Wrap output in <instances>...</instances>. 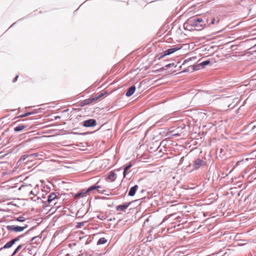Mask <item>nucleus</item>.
I'll list each match as a JSON object with an SVG mask.
<instances>
[{
  "instance_id": "obj_1",
  "label": "nucleus",
  "mask_w": 256,
  "mask_h": 256,
  "mask_svg": "<svg viewBox=\"0 0 256 256\" xmlns=\"http://www.w3.org/2000/svg\"><path fill=\"white\" fill-rule=\"evenodd\" d=\"M206 22L208 23V18L204 16L202 18H192L188 19L184 24L185 30H200L206 26Z\"/></svg>"
},
{
  "instance_id": "obj_2",
  "label": "nucleus",
  "mask_w": 256,
  "mask_h": 256,
  "mask_svg": "<svg viewBox=\"0 0 256 256\" xmlns=\"http://www.w3.org/2000/svg\"><path fill=\"white\" fill-rule=\"evenodd\" d=\"M27 225L26 224L24 226H21L15 225H8L6 226L7 230L10 232H20L23 231L27 228Z\"/></svg>"
},
{
  "instance_id": "obj_3",
  "label": "nucleus",
  "mask_w": 256,
  "mask_h": 256,
  "mask_svg": "<svg viewBox=\"0 0 256 256\" xmlns=\"http://www.w3.org/2000/svg\"><path fill=\"white\" fill-rule=\"evenodd\" d=\"M206 164V162L200 158H197L194 162L192 170H197Z\"/></svg>"
},
{
  "instance_id": "obj_4",
  "label": "nucleus",
  "mask_w": 256,
  "mask_h": 256,
  "mask_svg": "<svg viewBox=\"0 0 256 256\" xmlns=\"http://www.w3.org/2000/svg\"><path fill=\"white\" fill-rule=\"evenodd\" d=\"M181 46H175L173 48H169L167 50H166L164 52V54L161 56L160 57L158 58V60H160L166 56L170 55L174 52L180 50L181 48Z\"/></svg>"
},
{
  "instance_id": "obj_5",
  "label": "nucleus",
  "mask_w": 256,
  "mask_h": 256,
  "mask_svg": "<svg viewBox=\"0 0 256 256\" xmlns=\"http://www.w3.org/2000/svg\"><path fill=\"white\" fill-rule=\"evenodd\" d=\"M100 188V186L98 185V183H96L95 185L90 186L89 187L88 190L84 192H80L77 194V196H83L84 194L88 192H90L94 190H97L98 192H100V190H99V188Z\"/></svg>"
},
{
  "instance_id": "obj_6",
  "label": "nucleus",
  "mask_w": 256,
  "mask_h": 256,
  "mask_svg": "<svg viewBox=\"0 0 256 256\" xmlns=\"http://www.w3.org/2000/svg\"><path fill=\"white\" fill-rule=\"evenodd\" d=\"M96 124V120L94 119H89L83 122L82 126L85 127H92Z\"/></svg>"
},
{
  "instance_id": "obj_7",
  "label": "nucleus",
  "mask_w": 256,
  "mask_h": 256,
  "mask_svg": "<svg viewBox=\"0 0 256 256\" xmlns=\"http://www.w3.org/2000/svg\"><path fill=\"white\" fill-rule=\"evenodd\" d=\"M136 89V88L134 86H132L130 87L126 92V96L128 97H130L131 96H132L134 94Z\"/></svg>"
},
{
  "instance_id": "obj_8",
  "label": "nucleus",
  "mask_w": 256,
  "mask_h": 256,
  "mask_svg": "<svg viewBox=\"0 0 256 256\" xmlns=\"http://www.w3.org/2000/svg\"><path fill=\"white\" fill-rule=\"evenodd\" d=\"M130 202L118 206L116 208L117 211H124L130 206Z\"/></svg>"
},
{
  "instance_id": "obj_9",
  "label": "nucleus",
  "mask_w": 256,
  "mask_h": 256,
  "mask_svg": "<svg viewBox=\"0 0 256 256\" xmlns=\"http://www.w3.org/2000/svg\"><path fill=\"white\" fill-rule=\"evenodd\" d=\"M56 199H57L56 194L54 192H52L48 196L46 202L50 204L52 201H54Z\"/></svg>"
},
{
  "instance_id": "obj_10",
  "label": "nucleus",
  "mask_w": 256,
  "mask_h": 256,
  "mask_svg": "<svg viewBox=\"0 0 256 256\" xmlns=\"http://www.w3.org/2000/svg\"><path fill=\"white\" fill-rule=\"evenodd\" d=\"M138 188V185H135L134 186L132 187L130 190L128 195L130 196H134Z\"/></svg>"
},
{
  "instance_id": "obj_11",
  "label": "nucleus",
  "mask_w": 256,
  "mask_h": 256,
  "mask_svg": "<svg viewBox=\"0 0 256 256\" xmlns=\"http://www.w3.org/2000/svg\"><path fill=\"white\" fill-rule=\"evenodd\" d=\"M116 178V174L114 172H110L106 180L110 182H114Z\"/></svg>"
},
{
  "instance_id": "obj_12",
  "label": "nucleus",
  "mask_w": 256,
  "mask_h": 256,
  "mask_svg": "<svg viewBox=\"0 0 256 256\" xmlns=\"http://www.w3.org/2000/svg\"><path fill=\"white\" fill-rule=\"evenodd\" d=\"M14 242L10 240V242L6 244L4 246L0 249V251L2 249L8 248H11L14 244Z\"/></svg>"
},
{
  "instance_id": "obj_13",
  "label": "nucleus",
  "mask_w": 256,
  "mask_h": 256,
  "mask_svg": "<svg viewBox=\"0 0 256 256\" xmlns=\"http://www.w3.org/2000/svg\"><path fill=\"white\" fill-rule=\"evenodd\" d=\"M26 128L25 126L24 125H20L14 128V130L15 132H19L20 131H22L24 129Z\"/></svg>"
},
{
  "instance_id": "obj_14",
  "label": "nucleus",
  "mask_w": 256,
  "mask_h": 256,
  "mask_svg": "<svg viewBox=\"0 0 256 256\" xmlns=\"http://www.w3.org/2000/svg\"><path fill=\"white\" fill-rule=\"evenodd\" d=\"M132 165L131 164H129L128 166H126L124 168V172H123V175H124V177H126V174H127V171L132 167Z\"/></svg>"
},
{
  "instance_id": "obj_15",
  "label": "nucleus",
  "mask_w": 256,
  "mask_h": 256,
  "mask_svg": "<svg viewBox=\"0 0 256 256\" xmlns=\"http://www.w3.org/2000/svg\"><path fill=\"white\" fill-rule=\"evenodd\" d=\"M107 240L106 239L104 238H101L98 240V242H97V244L100 245L104 244L107 242Z\"/></svg>"
},
{
  "instance_id": "obj_16",
  "label": "nucleus",
  "mask_w": 256,
  "mask_h": 256,
  "mask_svg": "<svg viewBox=\"0 0 256 256\" xmlns=\"http://www.w3.org/2000/svg\"><path fill=\"white\" fill-rule=\"evenodd\" d=\"M28 232V231L26 232L25 234H21L17 237H16V238H14V239H12V240L14 242V244H15L16 242H18L20 240V238L23 236H24V235L26 234Z\"/></svg>"
},
{
  "instance_id": "obj_17",
  "label": "nucleus",
  "mask_w": 256,
  "mask_h": 256,
  "mask_svg": "<svg viewBox=\"0 0 256 256\" xmlns=\"http://www.w3.org/2000/svg\"><path fill=\"white\" fill-rule=\"evenodd\" d=\"M210 63V60H205L200 64L202 68H204L205 66Z\"/></svg>"
},
{
  "instance_id": "obj_18",
  "label": "nucleus",
  "mask_w": 256,
  "mask_h": 256,
  "mask_svg": "<svg viewBox=\"0 0 256 256\" xmlns=\"http://www.w3.org/2000/svg\"><path fill=\"white\" fill-rule=\"evenodd\" d=\"M40 238L38 236H34L31 240L30 241H35L36 243L39 244L40 242Z\"/></svg>"
},
{
  "instance_id": "obj_19",
  "label": "nucleus",
  "mask_w": 256,
  "mask_h": 256,
  "mask_svg": "<svg viewBox=\"0 0 256 256\" xmlns=\"http://www.w3.org/2000/svg\"><path fill=\"white\" fill-rule=\"evenodd\" d=\"M35 114V112H26L23 114H22L20 115V116H19V117L20 118H24V117H26L27 116H28L32 114Z\"/></svg>"
},
{
  "instance_id": "obj_20",
  "label": "nucleus",
  "mask_w": 256,
  "mask_h": 256,
  "mask_svg": "<svg viewBox=\"0 0 256 256\" xmlns=\"http://www.w3.org/2000/svg\"><path fill=\"white\" fill-rule=\"evenodd\" d=\"M174 66V63L169 64H168L166 65L164 67L162 68L160 70H166L168 68L173 66Z\"/></svg>"
},
{
  "instance_id": "obj_21",
  "label": "nucleus",
  "mask_w": 256,
  "mask_h": 256,
  "mask_svg": "<svg viewBox=\"0 0 256 256\" xmlns=\"http://www.w3.org/2000/svg\"><path fill=\"white\" fill-rule=\"evenodd\" d=\"M200 65L199 64H197V65H195V66H191V70H192V72H194V71H195V70H197L199 69V67Z\"/></svg>"
},
{
  "instance_id": "obj_22",
  "label": "nucleus",
  "mask_w": 256,
  "mask_h": 256,
  "mask_svg": "<svg viewBox=\"0 0 256 256\" xmlns=\"http://www.w3.org/2000/svg\"><path fill=\"white\" fill-rule=\"evenodd\" d=\"M16 220L18 222H23L26 220V218L23 216H20L16 218Z\"/></svg>"
},
{
  "instance_id": "obj_23",
  "label": "nucleus",
  "mask_w": 256,
  "mask_h": 256,
  "mask_svg": "<svg viewBox=\"0 0 256 256\" xmlns=\"http://www.w3.org/2000/svg\"><path fill=\"white\" fill-rule=\"evenodd\" d=\"M29 158L28 154H24L20 158V161H24L26 160V158Z\"/></svg>"
},
{
  "instance_id": "obj_24",
  "label": "nucleus",
  "mask_w": 256,
  "mask_h": 256,
  "mask_svg": "<svg viewBox=\"0 0 256 256\" xmlns=\"http://www.w3.org/2000/svg\"><path fill=\"white\" fill-rule=\"evenodd\" d=\"M86 222H84L78 223L76 226V228H80L82 226H84V224Z\"/></svg>"
},
{
  "instance_id": "obj_25",
  "label": "nucleus",
  "mask_w": 256,
  "mask_h": 256,
  "mask_svg": "<svg viewBox=\"0 0 256 256\" xmlns=\"http://www.w3.org/2000/svg\"><path fill=\"white\" fill-rule=\"evenodd\" d=\"M38 156V153H34L32 154H28L29 158H36Z\"/></svg>"
},
{
  "instance_id": "obj_26",
  "label": "nucleus",
  "mask_w": 256,
  "mask_h": 256,
  "mask_svg": "<svg viewBox=\"0 0 256 256\" xmlns=\"http://www.w3.org/2000/svg\"><path fill=\"white\" fill-rule=\"evenodd\" d=\"M99 98H100V96H96L94 98H90V101L92 102H93L94 101H96V100H98Z\"/></svg>"
},
{
  "instance_id": "obj_27",
  "label": "nucleus",
  "mask_w": 256,
  "mask_h": 256,
  "mask_svg": "<svg viewBox=\"0 0 256 256\" xmlns=\"http://www.w3.org/2000/svg\"><path fill=\"white\" fill-rule=\"evenodd\" d=\"M214 22H215V19H214V18H212L211 22L210 24H208V22L207 23L206 22V26L208 25V26H210V24H214Z\"/></svg>"
},
{
  "instance_id": "obj_28",
  "label": "nucleus",
  "mask_w": 256,
  "mask_h": 256,
  "mask_svg": "<svg viewBox=\"0 0 256 256\" xmlns=\"http://www.w3.org/2000/svg\"><path fill=\"white\" fill-rule=\"evenodd\" d=\"M164 120V121H166V120H164V118H162L160 120L158 121V122H156V124H158V126H160V125L162 124H161V122H163Z\"/></svg>"
},
{
  "instance_id": "obj_29",
  "label": "nucleus",
  "mask_w": 256,
  "mask_h": 256,
  "mask_svg": "<svg viewBox=\"0 0 256 256\" xmlns=\"http://www.w3.org/2000/svg\"><path fill=\"white\" fill-rule=\"evenodd\" d=\"M26 250L28 251V252L30 254H32V248H26Z\"/></svg>"
},
{
  "instance_id": "obj_30",
  "label": "nucleus",
  "mask_w": 256,
  "mask_h": 256,
  "mask_svg": "<svg viewBox=\"0 0 256 256\" xmlns=\"http://www.w3.org/2000/svg\"><path fill=\"white\" fill-rule=\"evenodd\" d=\"M90 99H87V100H86L84 102V104H90V103H91L92 102L90 101Z\"/></svg>"
},
{
  "instance_id": "obj_31",
  "label": "nucleus",
  "mask_w": 256,
  "mask_h": 256,
  "mask_svg": "<svg viewBox=\"0 0 256 256\" xmlns=\"http://www.w3.org/2000/svg\"><path fill=\"white\" fill-rule=\"evenodd\" d=\"M22 245L20 244L18 246V247L16 248V250L18 251V252L22 248Z\"/></svg>"
},
{
  "instance_id": "obj_32",
  "label": "nucleus",
  "mask_w": 256,
  "mask_h": 256,
  "mask_svg": "<svg viewBox=\"0 0 256 256\" xmlns=\"http://www.w3.org/2000/svg\"><path fill=\"white\" fill-rule=\"evenodd\" d=\"M28 186L27 185H24V184H22V185L18 188V190H22V188H24V187H27Z\"/></svg>"
},
{
  "instance_id": "obj_33",
  "label": "nucleus",
  "mask_w": 256,
  "mask_h": 256,
  "mask_svg": "<svg viewBox=\"0 0 256 256\" xmlns=\"http://www.w3.org/2000/svg\"><path fill=\"white\" fill-rule=\"evenodd\" d=\"M190 68L191 69V66H189L188 68H186V69H185L184 70L183 72H188L190 70Z\"/></svg>"
},
{
  "instance_id": "obj_34",
  "label": "nucleus",
  "mask_w": 256,
  "mask_h": 256,
  "mask_svg": "<svg viewBox=\"0 0 256 256\" xmlns=\"http://www.w3.org/2000/svg\"><path fill=\"white\" fill-rule=\"evenodd\" d=\"M18 75H17V76L15 77V78L13 80L12 82H15L17 80H18Z\"/></svg>"
},
{
  "instance_id": "obj_35",
  "label": "nucleus",
  "mask_w": 256,
  "mask_h": 256,
  "mask_svg": "<svg viewBox=\"0 0 256 256\" xmlns=\"http://www.w3.org/2000/svg\"><path fill=\"white\" fill-rule=\"evenodd\" d=\"M87 238H88V236H84L80 237V240H83V239H84V240H85V239H86Z\"/></svg>"
},
{
  "instance_id": "obj_36",
  "label": "nucleus",
  "mask_w": 256,
  "mask_h": 256,
  "mask_svg": "<svg viewBox=\"0 0 256 256\" xmlns=\"http://www.w3.org/2000/svg\"><path fill=\"white\" fill-rule=\"evenodd\" d=\"M17 252L18 251L16 250H15L13 253L12 254L11 256H14Z\"/></svg>"
},
{
  "instance_id": "obj_37",
  "label": "nucleus",
  "mask_w": 256,
  "mask_h": 256,
  "mask_svg": "<svg viewBox=\"0 0 256 256\" xmlns=\"http://www.w3.org/2000/svg\"><path fill=\"white\" fill-rule=\"evenodd\" d=\"M17 252L18 251L16 250H15L13 253L12 254L11 256H14Z\"/></svg>"
},
{
  "instance_id": "obj_38",
  "label": "nucleus",
  "mask_w": 256,
  "mask_h": 256,
  "mask_svg": "<svg viewBox=\"0 0 256 256\" xmlns=\"http://www.w3.org/2000/svg\"><path fill=\"white\" fill-rule=\"evenodd\" d=\"M104 94L102 93V94H100L98 96H100V98L102 97V96H104Z\"/></svg>"
},
{
  "instance_id": "obj_39",
  "label": "nucleus",
  "mask_w": 256,
  "mask_h": 256,
  "mask_svg": "<svg viewBox=\"0 0 256 256\" xmlns=\"http://www.w3.org/2000/svg\"><path fill=\"white\" fill-rule=\"evenodd\" d=\"M98 218H99L100 219V220H102V219H103V217H104V216H98Z\"/></svg>"
},
{
  "instance_id": "obj_40",
  "label": "nucleus",
  "mask_w": 256,
  "mask_h": 256,
  "mask_svg": "<svg viewBox=\"0 0 256 256\" xmlns=\"http://www.w3.org/2000/svg\"><path fill=\"white\" fill-rule=\"evenodd\" d=\"M30 194L34 195V193L32 190L30 191Z\"/></svg>"
},
{
  "instance_id": "obj_41",
  "label": "nucleus",
  "mask_w": 256,
  "mask_h": 256,
  "mask_svg": "<svg viewBox=\"0 0 256 256\" xmlns=\"http://www.w3.org/2000/svg\"><path fill=\"white\" fill-rule=\"evenodd\" d=\"M188 62V60H184V63L182 64V65L185 64H186V62Z\"/></svg>"
},
{
  "instance_id": "obj_42",
  "label": "nucleus",
  "mask_w": 256,
  "mask_h": 256,
  "mask_svg": "<svg viewBox=\"0 0 256 256\" xmlns=\"http://www.w3.org/2000/svg\"><path fill=\"white\" fill-rule=\"evenodd\" d=\"M60 118V116H57L55 117L56 120Z\"/></svg>"
},
{
  "instance_id": "obj_43",
  "label": "nucleus",
  "mask_w": 256,
  "mask_h": 256,
  "mask_svg": "<svg viewBox=\"0 0 256 256\" xmlns=\"http://www.w3.org/2000/svg\"><path fill=\"white\" fill-rule=\"evenodd\" d=\"M42 198H46V196H45L44 195H43V196H42Z\"/></svg>"
},
{
  "instance_id": "obj_44",
  "label": "nucleus",
  "mask_w": 256,
  "mask_h": 256,
  "mask_svg": "<svg viewBox=\"0 0 256 256\" xmlns=\"http://www.w3.org/2000/svg\"><path fill=\"white\" fill-rule=\"evenodd\" d=\"M86 134V133H82H82H80V134Z\"/></svg>"
},
{
  "instance_id": "obj_45",
  "label": "nucleus",
  "mask_w": 256,
  "mask_h": 256,
  "mask_svg": "<svg viewBox=\"0 0 256 256\" xmlns=\"http://www.w3.org/2000/svg\"><path fill=\"white\" fill-rule=\"evenodd\" d=\"M174 136H178V134H174Z\"/></svg>"
},
{
  "instance_id": "obj_46",
  "label": "nucleus",
  "mask_w": 256,
  "mask_h": 256,
  "mask_svg": "<svg viewBox=\"0 0 256 256\" xmlns=\"http://www.w3.org/2000/svg\"><path fill=\"white\" fill-rule=\"evenodd\" d=\"M254 47L256 48V44L254 45Z\"/></svg>"
},
{
  "instance_id": "obj_47",
  "label": "nucleus",
  "mask_w": 256,
  "mask_h": 256,
  "mask_svg": "<svg viewBox=\"0 0 256 256\" xmlns=\"http://www.w3.org/2000/svg\"><path fill=\"white\" fill-rule=\"evenodd\" d=\"M37 199H38V200H40V198H39V197H38V198H37Z\"/></svg>"
}]
</instances>
